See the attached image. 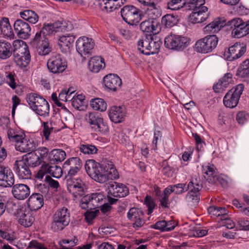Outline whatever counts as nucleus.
<instances>
[{
    "label": "nucleus",
    "instance_id": "nucleus-1",
    "mask_svg": "<svg viewBox=\"0 0 249 249\" xmlns=\"http://www.w3.org/2000/svg\"><path fill=\"white\" fill-rule=\"evenodd\" d=\"M85 168L88 175L98 182L103 183L112 178L109 176V172L104 169L101 164L93 160H87Z\"/></svg>",
    "mask_w": 249,
    "mask_h": 249
},
{
    "label": "nucleus",
    "instance_id": "nucleus-2",
    "mask_svg": "<svg viewBox=\"0 0 249 249\" xmlns=\"http://www.w3.org/2000/svg\"><path fill=\"white\" fill-rule=\"evenodd\" d=\"M31 108L37 115L46 117L49 116L50 106L48 102L43 97L35 93H31L26 97Z\"/></svg>",
    "mask_w": 249,
    "mask_h": 249
},
{
    "label": "nucleus",
    "instance_id": "nucleus-3",
    "mask_svg": "<svg viewBox=\"0 0 249 249\" xmlns=\"http://www.w3.org/2000/svg\"><path fill=\"white\" fill-rule=\"evenodd\" d=\"M73 28L72 25L69 21L60 22L58 21L53 24H44L42 29L36 32L35 36V40L48 38L50 35L58 32L70 31Z\"/></svg>",
    "mask_w": 249,
    "mask_h": 249
},
{
    "label": "nucleus",
    "instance_id": "nucleus-4",
    "mask_svg": "<svg viewBox=\"0 0 249 249\" xmlns=\"http://www.w3.org/2000/svg\"><path fill=\"white\" fill-rule=\"evenodd\" d=\"M85 119L89 128L93 131L105 133L108 131L107 123L96 112L88 113L85 115Z\"/></svg>",
    "mask_w": 249,
    "mask_h": 249
},
{
    "label": "nucleus",
    "instance_id": "nucleus-5",
    "mask_svg": "<svg viewBox=\"0 0 249 249\" xmlns=\"http://www.w3.org/2000/svg\"><path fill=\"white\" fill-rule=\"evenodd\" d=\"M232 29L231 35L234 38H239L249 34V20L244 22L239 18L229 20L226 24Z\"/></svg>",
    "mask_w": 249,
    "mask_h": 249
},
{
    "label": "nucleus",
    "instance_id": "nucleus-6",
    "mask_svg": "<svg viewBox=\"0 0 249 249\" xmlns=\"http://www.w3.org/2000/svg\"><path fill=\"white\" fill-rule=\"evenodd\" d=\"M70 221V213L65 207L58 209L53 216L52 228L55 231L62 230L68 226Z\"/></svg>",
    "mask_w": 249,
    "mask_h": 249
},
{
    "label": "nucleus",
    "instance_id": "nucleus-7",
    "mask_svg": "<svg viewBox=\"0 0 249 249\" xmlns=\"http://www.w3.org/2000/svg\"><path fill=\"white\" fill-rule=\"evenodd\" d=\"M218 39L216 35L207 36L198 40L195 44L197 52L201 53H208L216 47Z\"/></svg>",
    "mask_w": 249,
    "mask_h": 249
},
{
    "label": "nucleus",
    "instance_id": "nucleus-8",
    "mask_svg": "<svg viewBox=\"0 0 249 249\" xmlns=\"http://www.w3.org/2000/svg\"><path fill=\"white\" fill-rule=\"evenodd\" d=\"M190 39L179 35H171L164 39L165 46L172 50H182L187 47L189 44Z\"/></svg>",
    "mask_w": 249,
    "mask_h": 249
},
{
    "label": "nucleus",
    "instance_id": "nucleus-9",
    "mask_svg": "<svg viewBox=\"0 0 249 249\" xmlns=\"http://www.w3.org/2000/svg\"><path fill=\"white\" fill-rule=\"evenodd\" d=\"M123 20L130 25H136L140 21V10L132 5L124 6L121 11Z\"/></svg>",
    "mask_w": 249,
    "mask_h": 249
},
{
    "label": "nucleus",
    "instance_id": "nucleus-10",
    "mask_svg": "<svg viewBox=\"0 0 249 249\" xmlns=\"http://www.w3.org/2000/svg\"><path fill=\"white\" fill-rule=\"evenodd\" d=\"M47 66L49 71L54 74L62 73L67 68L65 60L59 54L52 55L48 60Z\"/></svg>",
    "mask_w": 249,
    "mask_h": 249
},
{
    "label": "nucleus",
    "instance_id": "nucleus-11",
    "mask_svg": "<svg viewBox=\"0 0 249 249\" xmlns=\"http://www.w3.org/2000/svg\"><path fill=\"white\" fill-rule=\"evenodd\" d=\"M95 46L94 40L86 36L79 37L76 41V49L81 56L91 55Z\"/></svg>",
    "mask_w": 249,
    "mask_h": 249
},
{
    "label": "nucleus",
    "instance_id": "nucleus-12",
    "mask_svg": "<svg viewBox=\"0 0 249 249\" xmlns=\"http://www.w3.org/2000/svg\"><path fill=\"white\" fill-rule=\"evenodd\" d=\"M14 61L20 68L26 67L30 62L29 51L25 47H20L14 50Z\"/></svg>",
    "mask_w": 249,
    "mask_h": 249
},
{
    "label": "nucleus",
    "instance_id": "nucleus-13",
    "mask_svg": "<svg viewBox=\"0 0 249 249\" xmlns=\"http://www.w3.org/2000/svg\"><path fill=\"white\" fill-rule=\"evenodd\" d=\"M30 45L36 49L38 53L40 55H46L51 52V48L50 47L48 38H42L35 41V37L30 42Z\"/></svg>",
    "mask_w": 249,
    "mask_h": 249
},
{
    "label": "nucleus",
    "instance_id": "nucleus-14",
    "mask_svg": "<svg viewBox=\"0 0 249 249\" xmlns=\"http://www.w3.org/2000/svg\"><path fill=\"white\" fill-rule=\"evenodd\" d=\"M246 51V47L236 43L230 47L227 51H225L224 56L229 61H233L241 57Z\"/></svg>",
    "mask_w": 249,
    "mask_h": 249
},
{
    "label": "nucleus",
    "instance_id": "nucleus-15",
    "mask_svg": "<svg viewBox=\"0 0 249 249\" xmlns=\"http://www.w3.org/2000/svg\"><path fill=\"white\" fill-rule=\"evenodd\" d=\"M22 139L15 142V148L17 151L22 153L33 151L36 147V144L32 140L27 139L24 134H21Z\"/></svg>",
    "mask_w": 249,
    "mask_h": 249
},
{
    "label": "nucleus",
    "instance_id": "nucleus-16",
    "mask_svg": "<svg viewBox=\"0 0 249 249\" xmlns=\"http://www.w3.org/2000/svg\"><path fill=\"white\" fill-rule=\"evenodd\" d=\"M0 238L10 243H12L16 239L15 232L12 230L9 222L7 221H0Z\"/></svg>",
    "mask_w": 249,
    "mask_h": 249
},
{
    "label": "nucleus",
    "instance_id": "nucleus-17",
    "mask_svg": "<svg viewBox=\"0 0 249 249\" xmlns=\"http://www.w3.org/2000/svg\"><path fill=\"white\" fill-rule=\"evenodd\" d=\"M14 27L17 36L19 38L26 39L30 36V26L22 20L17 19L14 23Z\"/></svg>",
    "mask_w": 249,
    "mask_h": 249
},
{
    "label": "nucleus",
    "instance_id": "nucleus-18",
    "mask_svg": "<svg viewBox=\"0 0 249 249\" xmlns=\"http://www.w3.org/2000/svg\"><path fill=\"white\" fill-rule=\"evenodd\" d=\"M128 193V188L122 183L113 182L110 183L108 187V194L114 197H124Z\"/></svg>",
    "mask_w": 249,
    "mask_h": 249
},
{
    "label": "nucleus",
    "instance_id": "nucleus-19",
    "mask_svg": "<svg viewBox=\"0 0 249 249\" xmlns=\"http://www.w3.org/2000/svg\"><path fill=\"white\" fill-rule=\"evenodd\" d=\"M16 173L21 179H29L31 178L32 172L29 168V166L25 160H16L15 163Z\"/></svg>",
    "mask_w": 249,
    "mask_h": 249
},
{
    "label": "nucleus",
    "instance_id": "nucleus-20",
    "mask_svg": "<svg viewBox=\"0 0 249 249\" xmlns=\"http://www.w3.org/2000/svg\"><path fill=\"white\" fill-rule=\"evenodd\" d=\"M140 29L143 32L147 33V34L156 35L160 30V25L155 20L149 19L142 21L140 24Z\"/></svg>",
    "mask_w": 249,
    "mask_h": 249
},
{
    "label": "nucleus",
    "instance_id": "nucleus-21",
    "mask_svg": "<svg viewBox=\"0 0 249 249\" xmlns=\"http://www.w3.org/2000/svg\"><path fill=\"white\" fill-rule=\"evenodd\" d=\"M12 193L13 196L18 199L23 200L29 196L30 194L28 186L24 184H16L13 185Z\"/></svg>",
    "mask_w": 249,
    "mask_h": 249
},
{
    "label": "nucleus",
    "instance_id": "nucleus-22",
    "mask_svg": "<svg viewBox=\"0 0 249 249\" xmlns=\"http://www.w3.org/2000/svg\"><path fill=\"white\" fill-rule=\"evenodd\" d=\"M75 37L73 35L66 34L59 37L58 44L62 52L68 53L73 46Z\"/></svg>",
    "mask_w": 249,
    "mask_h": 249
},
{
    "label": "nucleus",
    "instance_id": "nucleus-23",
    "mask_svg": "<svg viewBox=\"0 0 249 249\" xmlns=\"http://www.w3.org/2000/svg\"><path fill=\"white\" fill-rule=\"evenodd\" d=\"M104 84L107 89L115 91L119 88L122 84L120 78L115 74H109L104 77Z\"/></svg>",
    "mask_w": 249,
    "mask_h": 249
},
{
    "label": "nucleus",
    "instance_id": "nucleus-24",
    "mask_svg": "<svg viewBox=\"0 0 249 249\" xmlns=\"http://www.w3.org/2000/svg\"><path fill=\"white\" fill-rule=\"evenodd\" d=\"M126 1V0H103L100 3L101 9L105 12H110L118 9Z\"/></svg>",
    "mask_w": 249,
    "mask_h": 249
},
{
    "label": "nucleus",
    "instance_id": "nucleus-25",
    "mask_svg": "<svg viewBox=\"0 0 249 249\" xmlns=\"http://www.w3.org/2000/svg\"><path fill=\"white\" fill-rule=\"evenodd\" d=\"M43 196L39 193L33 194L28 200V206L32 211L40 209L43 205Z\"/></svg>",
    "mask_w": 249,
    "mask_h": 249
},
{
    "label": "nucleus",
    "instance_id": "nucleus-26",
    "mask_svg": "<svg viewBox=\"0 0 249 249\" xmlns=\"http://www.w3.org/2000/svg\"><path fill=\"white\" fill-rule=\"evenodd\" d=\"M125 112L121 107L113 106L109 110L108 116L111 121L115 123H121L125 116Z\"/></svg>",
    "mask_w": 249,
    "mask_h": 249
},
{
    "label": "nucleus",
    "instance_id": "nucleus-27",
    "mask_svg": "<svg viewBox=\"0 0 249 249\" xmlns=\"http://www.w3.org/2000/svg\"><path fill=\"white\" fill-rule=\"evenodd\" d=\"M195 10L190 15V20L193 23H199L204 21L208 17V8L202 7L200 10Z\"/></svg>",
    "mask_w": 249,
    "mask_h": 249
},
{
    "label": "nucleus",
    "instance_id": "nucleus-28",
    "mask_svg": "<svg viewBox=\"0 0 249 249\" xmlns=\"http://www.w3.org/2000/svg\"><path fill=\"white\" fill-rule=\"evenodd\" d=\"M149 50L148 55L158 53L160 46L162 44L161 41L152 34H146Z\"/></svg>",
    "mask_w": 249,
    "mask_h": 249
},
{
    "label": "nucleus",
    "instance_id": "nucleus-29",
    "mask_svg": "<svg viewBox=\"0 0 249 249\" xmlns=\"http://www.w3.org/2000/svg\"><path fill=\"white\" fill-rule=\"evenodd\" d=\"M105 67L104 59L101 56H96L92 57L88 63L89 70L95 73L98 72Z\"/></svg>",
    "mask_w": 249,
    "mask_h": 249
},
{
    "label": "nucleus",
    "instance_id": "nucleus-30",
    "mask_svg": "<svg viewBox=\"0 0 249 249\" xmlns=\"http://www.w3.org/2000/svg\"><path fill=\"white\" fill-rule=\"evenodd\" d=\"M66 157V152L60 149H54L49 154V159L52 163H58L63 161Z\"/></svg>",
    "mask_w": 249,
    "mask_h": 249
},
{
    "label": "nucleus",
    "instance_id": "nucleus-31",
    "mask_svg": "<svg viewBox=\"0 0 249 249\" xmlns=\"http://www.w3.org/2000/svg\"><path fill=\"white\" fill-rule=\"evenodd\" d=\"M202 188V181L200 178L196 175L191 178L187 186H186V191L189 190L188 192H195L196 193L199 192Z\"/></svg>",
    "mask_w": 249,
    "mask_h": 249
},
{
    "label": "nucleus",
    "instance_id": "nucleus-32",
    "mask_svg": "<svg viewBox=\"0 0 249 249\" xmlns=\"http://www.w3.org/2000/svg\"><path fill=\"white\" fill-rule=\"evenodd\" d=\"M232 75L231 73H227L220 79L217 83L214 85L213 89L215 92H220L226 88L232 81Z\"/></svg>",
    "mask_w": 249,
    "mask_h": 249
},
{
    "label": "nucleus",
    "instance_id": "nucleus-33",
    "mask_svg": "<svg viewBox=\"0 0 249 249\" xmlns=\"http://www.w3.org/2000/svg\"><path fill=\"white\" fill-rule=\"evenodd\" d=\"M34 217L30 211H23L19 216L18 222L25 227H30L34 221Z\"/></svg>",
    "mask_w": 249,
    "mask_h": 249
},
{
    "label": "nucleus",
    "instance_id": "nucleus-34",
    "mask_svg": "<svg viewBox=\"0 0 249 249\" xmlns=\"http://www.w3.org/2000/svg\"><path fill=\"white\" fill-rule=\"evenodd\" d=\"M22 160H25V163L31 167H36L39 165L41 162V159H40L39 155L35 152H29L25 155Z\"/></svg>",
    "mask_w": 249,
    "mask_h": 249
},
{
    "label": "nucleus",
    "instance_id": "nucleus-35",
    "mask_svg": "<svg viewBox=\"0 0 249 249\" xmlns=\"http://www.w3.org/2000/svg\"><path fill=\"white\" fill-rule=\"evenodd\" d=\"M12 53L11 44L7 41L0 40V58L6 59L10 57Z\"/></svg>",
    "mask_w": 249,
    "mask_h": 249
},
{
    "label": "nucleus",
    "instance_id": "nucleus-36",
    "mask_svg": "<svg viewBox=\"0 0 249 249\" xmlns=\"http://www.w3.org/2000/svg\"><path fill=\"white\" fill-rule=\"evenodd\" d=\"M0 28L1 32L4 36L14 38V34L11 26L10 25L8 18H3L0 20Z\"/></svg>",
    "mask_w": 249,
    "mask_h": 249
},
{
    "label": "nucleus",
    "instance_id": "nucleus-37",
    "mask_svg": "<svg viewBox=\"0 0 249 249\" xmlns=\"http://www.w3.org/2000/svg\"><path fill=\"white\" fill-rule=\"evenodd\" d=\"M20 17L32 24L36 23L38 20V16L33 10L26 9L20 12Z\"/></svg>",
    "mask_w": 249,
    "mask_h": 249
},
{
    "label": "nucleus",
    "instance_id": "nucleus-38",
    "mask_svg": "<svg viewBox=\"0 0 249 249\" xmlns=\"http://www.w3.org/2000/svg\"><path fill=\"white\" fill-rule=\"evenodd\" d=\"M147 13L151 19L155 20L161 15V10L160 7L154 1L147 6Z\"/></svg>",
    "mask_w": 249,
    "mask_h": 249
},
{
    "label": "nucleus",
    "instance_id": "nucleus-39",
    "mask_svg": "<svg viewBox=\"0 0 249 249\" xmlns=\"http://www.w3.org/2000/svg\"><path fill=\"white\" fill-rule=\"evenodd\" d=\"M239 102V100L235 97L233 93H231V91H228L223 99V103L224 105L230 108H233L235 107Z\"/></svg>",
    "mask_w": 249,
    "mask_h": 249
},
{
    "label": "nucleus",
    "instance_id": "nucleus-40",
    "mask_svg": "<svg viewBox=\"0 0 249 249\" xmlns=\"http://www.w3.org/2000/svg\"><path fill=\"white\" fill-rule=\"evenodd\" d=\"M202 172L205 178L210 183H211L209 178L216 177L217 175L216 169L213 165L203 166Z\"/></svg>",
    "mask_w": 249,
    "mask_h": 249
},
{
    "label": "nucleus",
    "instance_id": "nucleus-41",
    "mask_svg": "<svg viewBox=\"0 0 249 249\" xmlns=\"http://www.w3.org/2000/svg\"><path fill=\"white\" fill-rule=\"evenodd\" d=\"M222 25L219 19H216L211 22L204 28V32L206 34L215 33L219 31Z\"/></svg>",
    "mask_w": 249,
    "mask_h": 249
},
{
    "label": "nucleus",
    "instance_id": "nucleus-42",
    "mask_svg": "<svg viewBox=\"0 0 249 249\" xmlns=\"http://www.w3.org/2000/svg\"><path fill=\"white\" fill-rule=\"evenodd\" d=\"M82 165V161L79 158L72 157L69 159L64 162L63 168L81 169Z\"/></svg>",
    "mask_w": 249,
    "mask_h": 249
},
{
    "label": "nucleus",
    "instance_id": "nucleus-43",
    "mask_svg": "<svg viewBox=\"0 0 249 249\" xmlns=\"http://www.w3.org/2000/svg\"><path fill=\"white\" fill-rule=\"evenodd\" d=\"M90 107L95 110L104 111L107 109V104L101 98H96L90 101Z\"/></svg>",
    "mask_w": 249,
    "mask_h": 249
},
{
    "label": "nucleus",
    "instance_id": "nucleus-44",
    "mask_svg": "<svg viewBox=\"0 0 249 249\" xmlns=\"http://www.w3.org/2000/svg\"><path fill=\"white\" fill-rule=\"evenodd\" d=\"M91 195V204L92 209L100 207L105 196L101 193H92Z\"/></svg>",
    "mask_w": 249,
    "mask_h": 249
},
{
    "label": "nucleus",
    "instance_id": "nucleus-45",
    "mask_svg": "<svg viewBox=\"0 0 249 249\" xmlns=\"http://www.w3.org/2000/svg\"><path fill=\"white\" fill-rule=\"evenodd\" d=\"M178 21V17L167 14L163 16L161 19L162 24L167 28H171L176 25Z\"/></svg>",
    "mask_w": 249,
    "mask_h": 249
},
{
    "label": "nucleus",
    "instance_id": "nucleus-46",
    "mask_svg": "<svg viewBox=\"0 0 249 249\" xmlns=\"http://www.w3.org/2000/svg\"><path fill=\"white\" fill-rule=\"evenodd\" d=\"M71 106L77 109H80L84 102L85 96L82 94H78L76 97H71Z\"/></svg>",
    "mask_w": 249,
    "mask_h": 249
},
{
    "label": "nucleus",
    "instance_id": "nucleus-47",
    "mask_svg": "<svg viewBox=\"0 0 249 249\" xmlns=\"http://www.w3.org/2000/svg\"><path fill=\"white\" fill-rule=\"evenodd\" d=\"M199 192L197 193L193 192H188L186 196V199L189 205L194 206L196 205L200 199Z\"/></svg>",
    "mask_w": 249,
    "mask_h": 249
},
{
    "label": "nucleus",
    "instance_id": "nucleus-48",
    "mask_svg": "<svg viewBox=\"0 0 249 249\" xmlns=\"http://www.w3.org/2000/svg\"><path fill=\"white\" fill-rule=\"evenodd\" d=\"M143 215V213L142 210L137 208L130 209L127 214L128 218L131 221H134L135 219L140 216H142Z\"/></svg>",
    "mask_w": 249,
    "mask_h": 249
},
{
    "label": "nucleus",
    "instance_id": "nucleus-49",
    "mask_svg": "<svg viewBox=\"0 0 249 249\" xmlns=\"http://www.w3.org/2000/svg\"><path fill=\"white\" fill-rule=\"evenodd\" d=\"M138 49L142 53L147 55H148V51L147 50H149V48H148L146 34L144 38L138 41Z\"/></svg>",
    "mask_w": 249,
    "mask_h": 249
},
{
    "label": "nucleus",
    "instance_id": "nucleus-50",
    "mask_svg": "<svg viewBox=\"0 0 249 249\" xmlns=\"http://www.w3.org/2000/svg\"><path fill=\"white\" fill-rule=\"evenodd\" d=\"M185 3L184 0H171L168 2L167 7L172 10H178L182 8Z\"/></svg>",
    "mask_w": 249,
    "mask_h": 249
},
{
    "label": "nucleus",
    "instance_id": "nucleus-51",
    "mask_svg": "<svg viewBox=\"0 0 249 249\" xmlns=\"http://www.w3.org/2000/svg\"><path fill=\"white\" fill-rule=\"evenodd\" d=\"M80 150L85 154H94L97 152L98 149L95 146L90 144H81L80 146Z\"/></svg>",
    "mask_w": 249,
    "mask_h": 249
},
{
    "label": "nucleus",
    "instance_id": "nucleus-52",
    "mask_svg": "<svg viewBox=\"0 0 249 249\" xmlns=\"http://www.w3.org/2000/svg\"><path fill=\"white\" fill-rule=\"evenodd\" d=\"M79 185H75L73 187L74 192H69L71 193L74 197L82 196L85 194V184L83 181H79Z\"/></svg>",
    "mask_w": 249,
    "mask_h": 249
},
{
    "label": "nucleus",
    "instance_id": "nucleus-53",
    "mask_svg": "<svg viewBox=\"0 0 249 249\" xmlns=\"http://www.w3.org/2000/svg\"><path fill=\"white\" fill-rule=\"evenodd\" d=\"M104 169H106L107 172H109V176H110L112 174H113V177L116 178L117 176V172L114 167V165L113 162L111 161L107 160L104 164L102 165Z\"/></svg>",
    "mask_w": 249,
    "mask_h": 249
},
{
    "label": "nucleus",
    "instance_id": "nucleus-54",
    "mask_svg": "<svg viewBox=\"0 0 249 249\" xmlns=\"http://www.w3.org/2000/svg\"><path fill=\"white\" fill-rule=\"evenodd\" d=\"M91 195H87L83 196L80 200V206L82 209L92 210L91 204Z\"/></svg>",
    "mask_w": 249,
    "mask_h": 249
},
{
    "label": "nucleus",
    "instance_id": "nucleus-55",
    "mask_svg": "<svg viewBox=\"0 0 249 249\" xmlns=\"http://www.w3.org/2000/svg\"><path fill=\"white\" fill-rule=\"evenodd\" d=\"M237 227L240 230H249V221L245 218L237 217L236 218Z\"/></svg>",
    "mask_w": 249,
    "mask_h": 249
},
{
    "label": "nucleus",
    "instance_id": "nucleus-56",
    "mask_svg": "<svg viewBox=\"0 0 249 249\" xmlns=\"http://www.w3.org/2000/svg\"><path fill=\"white\" fill-rule=\"evenodd\" d=\"M48 171V173H50L53 177L55 178H60L62 174L61 168L56 165L49 166Z\"/></svg>",
    "mask_w": 249,
    "mask_h": 249
},
{
    "label": "nucleus",
    "instance_id": "nucleus-57",
    "mask_svg": "<svg viewBox=\"0 0 249 249\" xmlns=\"http://www.w3.org/2000/svg\"><path fill=\"white\" fill-rule=\"evenodd\" d=\"M66 182H67V188L69 191V192H74V188L73 187L75 186V185H79L78 183H79V181H82L80 178H66Z\"/></svg>",
    "mask_w": 249,
    "mask_h": 249
},
{
    "label": "nucleus",
    "instance_id": "nucleus-58",
    "mask_svg": "<svg viewBox=\"0 0 249 249\" xmlns=\"http://www.w3.org/2000/svg\"><path fill=\"white\" fill-rule=\"evenodd\" d=\"M7 134V138L9 141L13 142H15L17 140L22 139V136H21V134H18V133L16 132L14 129L11 128L8 129Z\"/></svg>",
    "mask_w": 249,
    "mask_h": 249
},
{
    "label": "nucleus",
    "instance_id": "nucleus-59",
    "mask_svg": "<svg viewBox=\"0 0 249 249\" xmlns=\"http://www.w3.org/2000/svg\"><path fill=\"white\" fill-rule=\"evenodd\" d=\"M144 204L148 207V214H151L156 205L153 199L150 196H146L144 198Z\"/></svg>",
    "mask_w": 249,
    "mask_h": 249
},
{
    "label": "nucleus",
    "instance_id": "nucleus-60",
    "mask_svg": "<svg viewBox=\"0 0 249 249\" xmlns=\"http://www.w3.org/2000/svg\"><path fill=\"white\" fill-rule=\"evenodd\" d=\"M43 131L42 133L45 140L48 141L51 132L53 130V127L49 126V124L48 122H44L42 123Z\"/></svg>",
    "mask_w": 249,
    "mask_h": 249
},
{
    "label": "nucleus",
    "instance_id": "nucleus-61",
    "mask_svg": "<svg viewBox=\"0 0 249 249\" xmlns=\"http://www.w3.org/2000/svg\"><path fill=\"white\" fill-rule=\"evenodd\" d=\"M244 86L243 84H240L237 85L234 88L230 90L229 91H231V93H233V95L236 97V98L239 100L241 95L242 94Z\"/></svg>",
    "mask_w": 249,
    "mask_h": 249
},
{
    "label": "nucleus",
    "instance_id": "nucleus-62",
    "mask_svg": "<svg viewBox=\"0 0 249 249\" xmlns=\"http://www.w3.org/2000/svg\"><path fill=\"white\" fill-rule=\"evenodd\" d=\"M172 186L176 195H180L186 192L185 183H178Z\"/></svg>",
    "mask_w": 249,
    "mask_h": 249
},
{
    "label": "nucleus",
    "instance_id": "nucleus-63",
    "mask_svg": "<svg viewBox=\"0 0 249 249\" xmlns=\"http://www.w3.org/2000/svg\"><path fill=\"white\" fill-rule=\"evenodd\" d=\"M99 211L98 210L86 212L84 215L87 222L89 224H91L92 220L97 215Z\"/></svg>",
    "mask_w": 249,
    "mask_h": 249
},
{
    "label": "nucleus",
    "instance_id": "nucleus-64",
    "mask_svg": "<svg viewBox=\"0 0 249 249\" xmlns=\"http://www.w3.org/2000/svg\"><path fill=\"white\" fill-rule=\"evenodd\" d=\"M236 75L241 78L249 79V68L239 66L236 71Z\"/></svg>",
    "mask_w": 249,
    "mask_h": 249
}]
</instances>
